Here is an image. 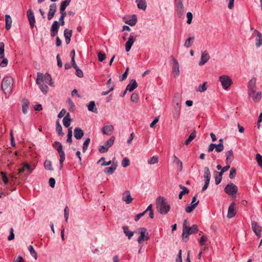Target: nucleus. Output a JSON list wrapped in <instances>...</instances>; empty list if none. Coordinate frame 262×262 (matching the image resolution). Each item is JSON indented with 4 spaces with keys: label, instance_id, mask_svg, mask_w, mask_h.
<instances>
[{
    "label": "nucleus",
    "instance_id": "1",
    "mask_svg": "<svg viewBox=\"0 0 262 262\" xmlns=\"http://www.w3.org/2000/svg\"><path fill=\"white\" fill-rule=\"evenodd\" d=\"M187 221L185 220L183 225V232L182 237L183 242H187L189 239V236L190 234H195L198 232L199 228L197 225L194 224L191 227L187 226Z\"/></svg>",
    "mask_w": 262,
    "mask_h": 262
},
{
    "label": "nucleus",
    "instance_id": "16",
    "mask_svg": "<svg viewBox=\"0 0 262 262\" xmlns=\"http://www.w3.org/2000/svg\"><path fill=\"white\" fill-rule=\"evenodd\" d=\"M236 213L235 204L234 202H232L228 208L227 213L228 218L231 219L235 215Z\"/></svg>",
    "mask_w": 262,
    "mask_h": 262
},
{
    "label": "nucleus",
    "instance_id": "56",
    "mask_svg": "<svg viewBox=\"0 0 262 262\" xmlns=\"http://www.w3.org/2000/svg\"><path fill=\"white\" fill-rule=\"evenodd\" d=\"M74 69L76 70L75 74L77 77L81 78L83 76V73L81 69H80L78 67Z\"/></svg>",
    "mask_w": 262,
    "mask_h": 262
},
{
    "label": "nucleus",
    "instance_id": "50",
    "mask_svg": "<svg viewBox=\"0 0 262 262\" xmlns=\"http://www.w3.org/2000/svg\"><path fill=\"white\" fill-rule=\"evenodd\" d=\"M5 43L0 42V58H3L5 56Z\"/></svg>",
    "mask_w": 262,
    "mask_h": 262
},
{
    "label": "nucleus",
    "instance_id": "28",
    "mask_svg": "<svg viewBox=\"0 0 262 262\" xmlns=\"http://www.w3.org/2000/svg\"><path fill=\"white\" fill-rule=\"evenodd\" d=\"M30 104V102L28 99H24L23 101L22 104V111L24 114H26L28 113V110L29 108V106Z\"/></svg>",
    "mask_w": 262,
    "mask_h": 262
},
{
    "label": "nucleus",
    "instance_id": "46",
    "mask_svg": "<svg viewBox=\"0 0 262 262\" xmlns=\"http://www.w3.org/2000/svg\"><path fill=\"white\" fill-rule=\"evenodd\" d=\"M71 0H64L62 1L60 6V10H66V7L69 5L71 3Z\"/></svg>",
    "mask_w": 262,
    "mask_h": 262
},
{
    "label": "nucleus",
    "instance_id": "29",
    "mask_svg": "<svg viewBox=\"0 0 262 262\" xmlns=\"http://www.w3.org/2000/svg\"><path fill=\"white\" fill-rule=\"evenodd\" d=\"M53 147L57 151L59 154L64 152L62 149V144L58 141H55L53 144Z\"/></svg>",
    "mask_w": 262,
    "mask_h": 262
},
{
    "label": "nucleus",
    "instance_id": "44",
    "mask_svg": "<svg viewBox=\"0 0 262 262\" xmlns=\"http://www.w3.org/2000/svg\"><path fill=\"white\" fill-rule=\"evenodd\" d=\"M60 26H61L60 23L59 21H58L57 20H55L51 27V29L53 30H56V31L58 32Z\"/></svg>",
    "mask_w": 262,
    "mask_h": 262
},
{
    "label": "nucleus",
    "instance_id": "35",
    "mask_svg": "<svg viewBox=\"0 0 262 262\" xmlns=\"http://www.w3.org/2000/svg\"><path fill=\"white\" fill-rule=\"evenodd\" d=\"M196 137V130L194 129L193 132L189 136L188 138L184 142V144L187 145L195 138Z\"/></svg>",
    "mask_w": 262,
    "mask_h": 262
},
{
    "label": "nucleus",
    "instance_id": "64",
    "mask_svg": "<svg viewBox=\"0 0 262 262\" xmlns=\"http://www.w3.org/2000/svg\"><path fill=\"white\" fill-rule=\"evenodd\" d=\"M206 82H204L202 85H200L199 86V88L198 91L200 92H203L207 90V87L206 86Z\"/></svg>",
    "mask_w": 262,
    "mask_h": 262
},
{
    "label": "nucleus",
    "instance_id": "59",
    "mask_svg": "<svg viewBox=\"0 0 262 262\" xmlns=\"http://www.w3.org/2000/svg\"><path fill=\"white\" fill-rule=\"evenodd\" d=\"M224 145L222 143H219L217 145H216L215 147V151L217 152H221L224 150Z\"/></svg>",
    "mask_w": 262,
    "mask_h": 262
},
{
    "label": "nucleus",
    "instance_id": "15",
    "mask_svg": "<svg viewBox=\"0 0 262 262\" xmlns=\"http://www.w3.org/2000/svg\"><path fill=\"white\" fill-rule=\"evenodd\" d=\"M57 11V5L55 3L51 4L49 6V11L48 13V19L51 20L54 17Z\"/></svg>",
    "mask_w": 262,
    "mask_h": 262
},
{
    "label": "nucleus",
    "instance_id": "54",
    "mask_svg": "<svg viewBox=\"0 0 262 262\" xmlns=\"http://www.w3.org/2000/svg\"><path fill=\"white\" fill-rule=\"evenodd\" d=\"M67 103L69 106L70 111L73 112L75 107L73 102L71 99H68L67 101Z\"/></svg>",
    "mask_w": 262,
    "mask_h": 262
},
{
    "label": "nucleus",
    "instance_id": "57",
    "mask_svg": "<svg viewBox=\"0 0 262 262\" xmlns=\"http://www.w3.org/2000/svg\"><path fill=\"white\" fill-rule=\"evenodd\" d=\"M1 175L2 176V179L5 185H7L9 183V180L7 176V173L4 171L1 172Z\"/></svg>",
    "mask_w": 262,
    "mask_h": 262
},
{
    "label": "nucleus",
    "instance_id": "36",
    "mask_svg": "<svg viewBox=\"0 0 262 262\" xmlns=\"http://www.w3.org/2000/svg\"><path fill=\"white\" fill-rule=\"evenodd\" d=\"M194 39H195V38L194 36L190 37H189L188 38H187L184 42V47L186 48H188L192 46Z\"/></svg>",
    "mask_w": 262,
    "mask_h": 262
},
{
    "label": "nucleus",
    "instance_id": "8",
    "mask_svg": "<svg viewBox=\"0 0 262 262\" xmlns=\"http://www.w3.org/2000/svg\"><path fill=\"white\" fill-rule=\"evenodd\" d=\"M237 187L233 183L228 184L224 188L225 192L232 196L235 195L237 193Z\"/></svg>",
    "mask_w": 262,
    "mask_h": 262
},
{
    "label": "nucleus",
    "instance_id": "5",
    "mask_svg": "<svg viewBox=\"0 0 262 262\" xmlns=\"http://www.w3.org/2000/svg\"><path fill=\"white\" fill-rule=\"evenodd\" d=\"M140 236L137 239L139 244H142L144 241H147L149 239L148 233L147 232V229L145 227H141L138 229Z\"/></svg>",
    "mask_w": 262,
    "mask_h": 262
},
{
    "label": "nucleus",
    "instance_id": "4",
    "mask_svg": "<svg viewBox=\"0 0 262 262\" xmlns=\"http://www.w3.org/2000/svg\"><path fill=\"white\" fill-rule=\"evenodd\" d=\"M41 81L42 83L45 82L47 83H48L50 86H52L53 84L52 77L49 73H46L45 75H43L41 73H37L36 82L37 84H40L39 82Z\"/></svg>",
    "mask_w": 262,
    "mask_h": 262
},
{
    "label": "nucleus",
    "instance_id": "18",
    "mask_svg": "<svg viewBox=\"0 0 262 262\" xmlns=\"http://www.w3.org/2000/svg\"><path fill=\"white\" fill-rule=\"evenodd\" d=\"M251 226L253 229V231L254 232L255 234L258 236H260L261 234V227L258 225L257 223L255 221H252L251 222Z\"/></svg>",
    "mask_w": 262,
    "mask_h": 262
},
{
    "label": "nucleus",
    "instance_id": "62",
    "mask_svg": "<svg viewBox=\"0 0 262 262\" xmlns=\"http://www.w3.org/2000/svg\"><path fill=\"white\" fill-rule=\"evenodd\" d=\"M69 215V208L68 206H66L64 209V217L66 222H68Z\"/></svg>",
    "mask_w": 262,
    "mask_h": 262
},
{
    "label": "nucleus",
    "instance_id": "43",
    "mask_svg": "<svg viewBox=\"0 0 262 262\" xmlns=\"http://www.w3.org/2000/svg\"><path fill=\"white\" fill-rule=\"evenodd\" d=\"M91 139L89 138H87L82 145V152H85L88 149V147L90 143Z\"/></svg>",
    "mask_w": 262,
    "mask_h": 262
},
{
    "label": "nucleus",
    "instance_id": "2",
    "mask_svg": "<svg viewBox=\"0 0 262 262\" xmlns=\"http://www.w3.org/2000/svg\"><path fill=\"white\" fill-rule=\"evenodd\" d=\"M157 208L158 212L162 214H166L170 209V206L164 198L159 196L157 199Z\"/></svg>",
    "mask_w": 262,
    "mask_h": 262
},
{
    "label": "nucleus",
    "instance_id": "47",
    "mask_svg": "<svg viewBox=\"0 0 262 262\" xmlns=\"http://www.w3.org/2000/svg\"><path fill=\"white\" fill-rule=\"evenodd\" d=\"M158 161V157L157 156H154L148 160L147 163L148 164L152 165L157 163Z\"/></svg>",
    "mask_w": 262,
    "mask_h": 262
},
{
    "label": "nucleus",
    "instance_id": "53",
    "mask_svg": "<svg viewBox=\"0 0 262 262\" xmlns=\"http://www.w3.org/2000/svg\"><path fill=\"white\" fill-rule=\"evenodd\" d=\"M236 174V170L235 168H231L230 171L229 177L231 179H233L235 177Z\"/></svg>",
    "mask_w": 262,
    "mask_h": 262
},
{
    "label": "nucleus",
    "instance_id": "23",
    "mask_svg": "<svg viewBox=\"0 0 262 262\" xmlns=\"http://www.w3.org/2000/svg\"><path fill=\"white\" fill-rule=\"evenodd\" d=\"M226 163L231 164L234 160L233 152L232 149H230L226 152Z\"/></svg>",
    "mask_w": 262,
    "mask_h": 262
},
{
    "label": "nucleus",
    "instance_id": "42",
    "mask_svg": "<svg viewBox=\"0 0 262 262\" xmlns=\"http://www.w3.org/2000/svg\"><path fill=\"white\" fill-rule=\"evenodd\" d=\"M45 168L47 170L52 171L54 170L52 166V162L51 161L46 160L44 162Z\"/></svg>",
    "mask_w": 262,
    "mask_h": 262
},
{
    "label": "nucleus",
    "instance_id": "32",
    "mask_svg": "<svg viewBox=\"0 0 262 262\" xmlns=\"http://www.w3.org/2000/svg\"><path fill=\"white\" fill-rule=\"evenodd\" d=\"M5 28L6 30H9L11 27L12 19L11 16L8 14L5 15Z\"/></svg>",
    "mask_w": 262,
    "mask_h": 262
},
{
    "label": "nucleus",
    "instance_id": "3",
    "mask_svg": "<svg viewBox=\"0 0 262 262\" xmlns=\"http://www.w3.org/2000/svg\"><path fill=\"white\" fill-rule=\"evenodd\" d=\"M13 83V79L11 76H6L3 79L1 87L5 94H9L12 92Z\"/></svg>",
    "mask_w": 262,
    "mask_h": 262
},
{
    "label": "nucleus",
    "instance_id": "61",
    "mask_svg": "<svg viewBox=\"0 0 262 262\" xmlns=\"http://www.w3.org/2000/svg\"><path fill=\"white\" fill-rule=\"evenodd\" d=\"M186 17L187 18V20L186 23L188 24H190L191 23V22H192V18H193V15H192V13L190 12H187V14H186Z\"/></svg>",
    "mask_w": 262,
    "mask_h": 262
},
{
    "label": "nucleus",
    "instance_id": "38",
    "mask_svg": "<svg viewBox=\"0 0 262 262\" xmlns=\"http://www.w3.org/2000/svg\"><path fill=\"white\" fill-rule=\"evenodd\" d=\"M60 13L61 15L59 18V21L60 23L61 26H63L64 25V19L66 16L67 13L64 10H60Z\"/></svg>",
    "mask_w": 262,
    "mask_h": 262
},
{
    "label": "nucleus",
    "instance_id": "11",
    "mask_svg": "<svg viewBox=\"0 0 262 262\" xmlns=\"http://www.w3.org/2000/svg\"><path fill=\"white\" fill-rule=\"evenodd\" d=\"M27 15L28 20L29 21L30 27L32 29H33L34 28V27L35 26V18L34 12L31 9H29L27 11Z\"/></svg>",
    "mask_w": 262,
    "mask_h": 262
},
{
    "label": "nucleus",
    "instance_id": "55",
    "mask_svg": "<svg viewBox=\"0 0 262 262\" xmlns=\"http://www.w3.org/2000/svg\"><path fill=\"white\" fill-rule=\"evenodd\" d=\"M129 164V159L125 157L123 159L121 162V165L123 167H126Z\"/></svg>",
    "mask_w": 262,
    "mask_h": 262
},
{
    "label": "nucleus",
    "instance_id": "39",
    "mask_svg": "<svg viewBox=\"0 0 262 262\" xmlns=\"http://www.w3.org/2000/svg\"><path fill=\"white\" fill-rule=\"evenodd\" d=\"M176 12L177 16L179 18H181L184 13V6H181L176 8Z\"/></svg>",
    "mask_w": 262,
    "mask_h": 262
},
{
    "label": "nucleus",
    "instance_id": "17",
    "mask_svg": "<svg viewBox=\"0 0 262 262\" xmlns=\"http://www.w3.org/2000/svg\"><path fill=\"white\" fill-rule=\"evenodd\" d=\"M122 201H124L127 204H130L132 202L133 198L130 195V193L129 191L126 190L123 193L122 196Z\"/></svg>",
    "mask_w": 262,
    "mask_h": 262
},
{
    "label": "nucleus",
    "instance_id": "26",
    "mask_svg": "<svg viewBox=\"0 0 262 262\" xmlns=\"http://www.w3.org/2000/svg\"><path fill=\"white\" fill-rule=\"evenodd\" d=\"M88 109L90 112L97 114L98 113L95 102L94 101H90L88 104Z\"/></svg>",
    "mask_w": 262,
    "mask_h": 262
},
{
    "label": "nucleus",
    "instance_id": "45",
    "mask_svg": "<svg viewBox=\"0 0 262 262\" xmlns=\"http://www.w3.org/2000/svg\"><path fill=\"white\" fill-rule=\"evenodd\" d=\"M28 250L31 256H33L35 259H36L37 258V254L34 250L33 247L32 245H30L28 247Z\"/></svg>",
    "mask_w": 262,
    "mask_h": 262
},
{
    "label": "nucleus",
    "instance_id": "30",
    "mask_svg": "<svg viewBox=\"0 0 262 262\" xmlns=\"http://www.w3.org/2000/svg\"><path fill=\"white\" fill-rule=\"evenodd\" d=\"M137 7L139 9L145 10L147 7L146 0H136Z\"/></svg>",
    "mask_w": 262,
    "mask_h": 262
},
{
    "label": "nucleus",
    "instance_id": "31",
    "mask_svg": "<svg viewBox=\"0 0 262 262\" xmlns=\"http://www.w3.org/2000/svg\"><path fill=\"white\" fill-rule=\"evenodd\" d=\"M179 187H180V188L182 189V190L180 192L179 194V199H182L183 195L186 194H188L189 192V190L187 187H186L185 186H183L182 184H180L179 185Z\"/></svg>",
    "mask_w": 262,
    "mask_h": 262
},
{
    "label": "nucleus",
    "instance_id": "48",
    "mask_svg": "<svg viewBox=\"0 0 262 262\" xmlns=\"http://www.w3.org/2000/svg\"><path fill=\"white\" fill-rule=\"evenodd\" d=\"M72 128L69 127L68 128L67 142L69 143H72Z\"/></svg>",
    "mask_w": 262,
    "mask_h": 262
},
{
    "label": "nucleus",
    "instance_id": "41",
    "mask_svg": "<svg viewBox=\"0 0 262 262\" xmlns=\"http://www.w3.org/2000/svg\"><path fill=\"white\" fill-rule=\"evenodd\" d=\"M40 84H38L39 85V87L41 91V92L44 94H46L48 91H49V88L47 86V84H43V83H42L41 81L39 82Z\"/></svg>",
    "mask_w": 262,
    "mask_h": 262
},
{
    "label": "nucleus",
    "instance_id": "10",
    "mask_svg": "<svg viewBox=\"0 0 262 262\" xmlns=\"http://www.w3.org/2000/svg\"><path fill=\"white\" fill-rule=\"evenodd\" d=\"M256 79L255 77H253L251 79L249 80L248 84V95H251L252 94L255 93L256 90Z\"/></svg>",
    "mask_w": 262,
    "mask_h": 262
},
{
    "label": "nucleus",
    "instance_id": "7",
    "mask_svg": "<svg viewBox=\"0 0 262 262\" xmlns=\"http://www.w3.org/2000/svg\"><path fill=\"white\" fill-rule=\"evenodd\" d=\"M170 58V63L172 65V71L174 74V76L178 77L180 75L179 62L173 56H171Z\"/></svg>",
    "mask_w": 262,
    "mask_h": 262
},
{
    "label": "nucleus",
    "instance_id": "40",
    "mask_svg": "<svg viewBox=\"0 0 262 262\" xmlns=\"http://www.w3.org/2000/svg\"><path fill=\"white\" fill-rule=\"evenodd\" d=\"M199 203V201H198L194 204H191L190 206H188L186 207L185 211L187 213H191L197 206Z\"/></svg>",
    "mask_w": 262,
    "mask_h": 262
},
{
    "label": "nucleus",
    "instance_id": "37",
    "mask_svg": "<svg viewBox=\"0 0 262 262\" xmlns=\"http://www.w3.org/2000/svg\"><path fill=\"white\" fill-rule=\"evenodd\" d=\"M56 131L58 136H63L64 135V133L62 132V126L60 124L59 120L56 121Z\"/></svg>",
    "mask_w": 262,
    "mask_h": 262
},
{
    "label": "nucleus",
    "instance_id": "34",
    "mask_svg": "<svg viewBox=\"0 0 262 262\" xmlns=\"http://www.w3.org/2000/svg\"><path fill=\"white\" fill-rule=\"evenodd\" d=\"M249 96H251L253 99V100L255 102H258L261 100V93L260 92H257L255 94H252L251 95H249Z\"/></svg>",
    "mask_w": 262,
    "mask_h": 262
},
{
    "label": "nucleus",
    "instance_id": "58",
    "mask_svg": "<svg viewBox=\"0 0 262 262\" xmlns=\"http://www.w3.org/2000/svg\"><path fill=\"white\" fill-rule=\"evenodd\" d=\"M129 71V68L127 67L125 70V71L124 72V73L122 75V76L119 78V80L121 81H122L124 80L128 75V73Z\"/></svg>",
    "mask_w": 262,
    "mask_h": 262
},
{
    "label": "nucleus",
    "instance_id": "27",
    "mask_svg": "<svg viewBox=\"0 0 262 262\" xmlns=\"http://www.w3.org/2000/svg\"><path fill=\"white\" fill-rule=\"evenodd\" d=\"M72 119L70 118V114L68 113L63 119V124L65 127H69L70 125Z\"/></svg>",
    "mask_w": 262,
    "mask_h": 262
},
{
    "label": "nucleus",
    "instance_id": "9",
    "mask_svg": "<svg viewBox=\"0 0 262 262\" xmlns=\"http://www.w3.org/2000/svg\"><path fill=\"white\" fill-rule=\"evenodd\" d=\"M219 80L221 82L223 88L226 90L232 83V80L228 76L223 75L219 78Z\"/></svg>",
    "mask_w": 262,
    "mask_h": 262
},
{
    "label": "nucleus",
    "instance_id": "20",
    "mask_svg": "<svg viewBox=\"0 0 262 262\" xmlns=\"http://www.w3.org/2000/svg\"><path fill=\"white\" fill-rule=\"evenodd\" d=\"M84 135V132L81 128L79 127H76L74 130V137L77 139H81Z\"/></svg>",
    "mask_w": 262,
    "mask_h": 262
},
{
    "label": "nucleus",
    "instance_id": "25",
    "mask_svg": "<svg viewBox=\"0 0 262 262\" xmlns=\"http://www.w3.org/2000/svg\"><path fill=\"white\" fill-rule=\"evenodd\" d=\"M138 86V84L135 79H132L130 82L127 85L126 89L129 92L133 91Z\"/></svg>",
    "mask_w": 262,
    "mask_h": 262
},
{
    "label": "nucleus",
    "instance_id": "19",
    "mask_svg": "<svg viewBox=\"0 0 262 262\" xmlns=\"http://www.w3.org/2000/svg\"><path fill=\"white\" fill-rule=\"evenodd\" d=\"M209 59L210 55L206 51L202 52L201 60L199 63V65L202 66L205 64L209 60Z\"/></svg>",
    "mask_w": 262,
    "mask_h": 262
},
{
    "label": "nucleus",
    "instance_id": "22",
    "mask_svg": "<svg viewBox=\"0 0 262 262\" xmlns=\"http://www.w3.org/2000/svg\"><path fill=\"white\" fill-rule=\"evenodd\" d=\"M135 39L134 38V36L132 35H130L128 38V40L125 43V50L126 52H128L130 51Z\"/></svg>",
    "mask_w": 262,
    "mask_h": 262
},
{
    "label": "nucleus",
    "instance_id": "21",
    "mask_svg": "<svg viewBox=\"0 0 262 262\" xmlns=\"http://www.w3.org/2000/svg\"><path fill=\"white\" fill-rule=\"evenodd\" d=\"M123 232L127 237L128 239L130 240L134 234V232L129 230V227L127 226H123L122 227Z\"/></svg>",
    "mask_w": 262,
    "mask_h": 262
},
{
    "label": "nucleus",
    "instance_id": "63",
    "mask_svg": "<svg viewBox=\"0 0 262 262\" xmlns=\"http://www.w3.org/2000/svg\"><path fill=\"white\" fill-rule=\"evenodd\" d=\"M98 60L100 62H102L106 58V55L104 53H102L101 52H99L98 54Z\"/></svg>",
    "mask_w": 262,
    "mask_h": 262
},
{
    "label": "nucleus",
    "instance_id": "24",
    "mask_svg": "<svg viewBox=\"0 0 262 262\" xmlns=\"http://www.w3.org/2000/svg\"><path fill=\"white\" fill-rule=\"evenodd\" d=\"M114 129L112 125H105L102 129L101 132L104 135H110L112 134Z\"/></svg>",
    "mask_w": 262,
    "mask_h": 262
},
{
    "label": "nucleus",
    "instance_id": "60",
    "mask_svg": "<svg viewBox=\"0 0 262 262\" xmlns=\"http://www.w3.org/2000/svg\"><path fill=\"white\" fill-rule=\"evenodd\" d=\"M2 59V61L0 63V67L2 68L6 67L8 63V60L7 58H5L4 57L3 58H1Z\"/></svg>",
    "mask_w": 262,
    "mask_h": 262
},
{
    "label": "nucleus",
    "instance_id": "12",
    "mask_svg": "<svg viewBox=\"0 0 262 262\" xmlns=\"http://www.w3.org/2000/svg\"><path fill=\"white\" fill-rule=\"evenodd\" d=\"M181 108L180 102L178 101L176 103V105L174 106L173 110L172 111V116L174 120H177L179 118L181 113Z\"/></svg>",
    "mask_w": 262,
    "mask_h": 262
},
{
    "label": "nucleus",
    "instance_id": "51",
    "mask_svg": "<svg viewBox=\"0 0 262 262\" xmlns=\"http://www.w3.org/2000/svg\"><path fill=\"white\" fill-rule=\"evenodd\" d=\"M63 35L64 38H71L72 35V30L68 29H64Z\"/></svg>",
    "mask_w": 262,
    "mask_h": 262
},
{
    "label": "nucleus",
    "instance_id": "13",
    "mask_svg": "<svg viewBox=\"0 0 262 262\" xmlns=\"http://www.w3.org/2000/svg\"><path fill=\"white\" fill-rule=\"evenodd\" d=\"M253 35H255V45L257 48L260 47L262 45V34L257 30H254Z\"/></svg>",
    "mask_w": 262,
    "mask_h": 262
},
{
    "label": "nucleus",
    "instance_id": "52",
    "mask_svg": "<svg viewBox=\"0 0 262 262\" xmlns=\"http://www.w3.org/2000/svg\"><path fill=\"white\" fill-rule=\"evenodd\" d=\"M255 159L258 166L262 168V156L259 154H257L255 156Z\"/></svg>",
    "mask_w": 262,
    "mask_h": 262
},
{
    "label": "nucleus",
    "instance_id": "33",
    "mask_svg": "<svg viewBox=\"0 0 262 262\" xmlns=\"http://www.w3.org/2000/svg\"><path fill=\"white\" fill-rule=\"evenodd\" d=\"M137 22V15L133 14L131 16V18L129 20L125 21V23L130 25V26H135Z\"/></svg>",
    "mask_w": 262,
    "mask_h": 262
},
{
    "label": "nucleus",
    "instance_id": "14",
    "mask_svg": "<svg viewBox=\"0 0 262 262\" xmlns=\"http://www.w3.org/2000/svg\"><path fill=\"white\" fill-rule=\"evenodd\" d=\"M118 163L117 162H113L111 167H105L103 171L107 175H112L117 169Z\"/></svg>",
    "mask_w": 262,
    "mask_h": 262
},
{
    "label": "nucleus",
    "instance_id": "6",
    "mask_svg": "<svg viewBox=\"0 0 262 262\" xmlns=\"http://www.w3.org/2000/svg\"><path fill=\"white\" fill-rule=\"evenodd\" d=\"M115 141V137H111L109 140L106 141L104 144L103 145H101L98 148V150L101 153H105L106 152L109 148L111 147L114 144Z\"/></svg>",
    "mask_w": 262,
    "mask_h": 262
},
{
    "label": "nucleus",
    "instance_id": "49",
    "mask_svg": "<svg viewBox=\"0 0 262 262\" xmlns=\"http://www.w3.org/2000/svg\"><path fill=\"white\" fill-rule=\"evenodd\" d=\"M204 177L205 179H210L211 178L210 171L208 167H204Z\"/></svg>",
    "mask_w": 262,
    "mask_h": 262
}]
</instances>
